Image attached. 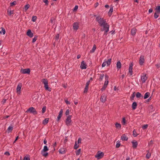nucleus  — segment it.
Masks as SVG:
<instances>
[{"label": "nucleus", "instance_id": "obj_1", "mask_svg": "<svg viewBox=\"0 0 160 160\" xmlns=\"http://www.w3.org/2000/svg\"><path fill=\"white\" fill-rule=\"evenodd\" d=\"M42 83L44 84V87L45 90L48 91H51V88L48 87V82L47 79L46 78L42 79L41 81Z\"/></svg>", "mask_w": 160, "mask_h": 160}, {"label": "nucleus", "instance_id": "obj_2", "mask_svg": "<svg viewBox=\"0 0 160 160\" xmlns=\"http://www.w3.org/2000/svg\"><path fill=\"white\" fill-rule=\"evenodd\" d=\"M96 20L98 22L100 26L102 27L103 24L106 23V20H104L103 18H101L100 16H98L96 18Z\"/></svg>", "mask_w": 160, "mask_h": 160}, {"label": "nucleus", "instance_id": "obj_3", "mask_svg": "<svg viewBox=\"0 0 160 160\" xmlns=\"http://www.w3.org/2000/svg\"><path fill=\"white\" fill-rule=\"evenodd\" d=\"M49 149L46 146H45L44 147L43 149L41 152L42 155L45 157H47L48 155V152H46Z\"/></svg>", "mask_w": 160, "mask_h": 160}, {"label": "nucleus", "instance_id": "obj_4", "mask_svg": "<svg viewBox=\"0 0 160 160\" xmlns=\"http://www.w3.org/2000/svg\"><path fill=\"white\" fill-rule=\"evenodd\" d=\"M29 112L30 113H32L34 115H36L38 113L35 108L33 107H31L29 108L26 112Z\"/></svg>", "mask_w": 160, "mask_h": 160}, {"label": "nucleus", "instance_id": "obj_5", "mask_svg": "<svg viewBox=\"0 0 160 160\" xmlns=\"http://www.w3.org/2000/svg\"><path fill=\"white\" fill-rule=\"evenodd\" d=\"M72 116L69 115L67 117V118L65 121L66 124L67 126H69L71 125V120Z\"/></svg>", "mask_w": 160, "mask_h": 160}, {"label": "nucleus", "instance_id": "obj_6", "mask_svg": "<svg viewBox=\"0 0 160 160\" xmlns=\"http://www.w3.org/2000/svg\"><path fill=\"white\" fill-rule=\"evenodd\" d=\"M30 70L29 68L22 69V68L20 70V72L22 74H30Z\"/></svg>", "mask_w": 160, "mask_h": 160}, {"label": "nucleus", "instance_id": "obj_7", "mask_svg": "<svg viewBox=\"0 0 160 160\" xmlns=\"http://www.w3.org/2000/svg\"><path fill=\"white\" fill-rule=\"evenodd\" d=\"M107 97L106 94L104 93H102L100 101L103 103L105 102L107 100Z\"/></svg>", "mask_w": 160, "mask_h": 160}, {"label": "nucleus", "instance_id": "obj_8", "mask_svg": "<svg viewBox=\"0 0 160 160\" xmlns=\"http://www.w3.org/2000/svg\"><path fill=\"white\" fill-rule=\"evenodd\" d=\"M22 87L21 83H19L17 86L16 90L17 93L18 94H20L21 93V89Z\"/></svg>", "mask_w": 160, "mask_h": 160}, {"label": "nucleus", "instance_id": "obj_9", "mask_svg": "<svg viewBox=\"0 0 160 160\" xmlns=\"http://www.w3.org/2000/svg\"><path fill=\"white\" fill-rule=\"evenodd\" d=\"M103 27V28H101V30L102 31H103L104 30H107V29H109V25L107 23H105L103 24V26H102Z\"/></svg>", "mask_w": 160, "mask_h": 160}, {"label": "nucleus", "instance_id": "obj_10", "mask_svg": "<svg viewBox=\"0 0 160 160\" xmlns=\"http://www.w3.org/2000/svg\"><path fill=\"white\" fill-rule=\"evenodd\" d=\"M147 74L145 73H143L141 78V79L142 82H144L147 79L148 77L146 76Z\"/></svg>", "mask_w": 160, "mask_h": 160}, {"label": "nucleus", "instance_id": "obj_11", "mask_svg": "<svg viewBox=\"0 0 160 160\" xmlns=\"http://www.w3.org/2000/svg\"><path fill=\"white\" fill-rule=\"evenodd\" d=\"M103 156L104 153L103 152H98L95 157L98 158V159H100L103 157Z\"/></svg>", "mask_w": 160, "mask_h": 160}, {"label": "nucleus", "instance_id": "obj_12", "mask_svg": "<svg viewBox=\"0 0 160 160\" xmlns=\"http://www.w3.org/2000/svg\"><path fill=\"white\" fill-rule=\"evenodd\" d=\"M133 64L132 63H131L129 64V68L128 69L129 72L130 73V76H131L132 74V67Z\"/></svg>", "mask_w": 160, "mask_h": 160}, {"label": "nucleus", "instance_id": "obj_13", "mask_svg": "<svg viewBox=\"0 0 160 160\" xmlns=\"http://www.w3.org/2000/svg\"><path fill=\"white\" fill-rule=\"evenodd\" d=\"M80 68L82 69H86L87 68V65L84 61H83L82 62L80 65Z\"/></svg>", "mask_w": 160, "mask_h": 160}, {"label": "nucleus", "instance_id": "obj_14", "mask_svg": "<svg viewBox=\"0 0 160 160\" xmlns=\"http://www.w3.org/2000/svg\"><path fill=\"white\" fill-rule=\"evenodd\" d=\"M33 33L31 32L30 29L28 30L27 32V35L30 38H32L33 36Z\"/></svg>", "mask_w": 160, "mask_h": 160}, {"label": "nucleus", "instance_id": "obj_15", "mask_svg": "<svg viewBox=\"0 0 160 160\" xmlns=\"http://www.w3.org/2000/svg\"><path fill=\"white\" fill-rule=\"evenodd\" d=\"M62 113H63V110L62 109H61L59 113V115L57 117V121H59L60 119L61 118V117H62Z\"/></svg>", "mask_w": 160, "mask_h": 160}, {"label": "nucleus", "instance_id": "obj_16", "mask_svg": "<svg viewBox=\"0 0 160 160\" xmlns=\"http://www.w3.org/2000/svg\"><path fill=\"white\" fill-rule=\"evenodd\" d=\"M132 148H136L138 144V142L135 140H134L132 142Z\"/></svg>", "mask_w": 160, "mask_h": 160}, {"label": "nucleus", "instance_id": "obj_17", "mask_svg": "<svg viewBox=\"0 0 160 160\" xmlns=\"http://www.w3.org/2000/svg\"><path fill=\"white\" fill-rule=\"evenodd\" d=\"M79 27L78 24L77 22H74L73 24V29L76 30H78Z\"/></svg>", "mask_w": 160, "mask_h": 160}, {"label": "nucleus", "instance_id": "obj_18", "mask_svg": "<svg viewBox=\"0 0 160 160\" xmlns=\"http://www.w3.org/2000/svg\"><path fill=\"white\" fill-rule=\"evenodd\" d=\"M128 139V138L127 136L124 134L121 137V139L122 141H127Z\"/></svg>", "mask_w": 160, "mask_h": 160}, {"label": "nucleus", "instance_id": "obj_19", "mask_svg": "<svg viewBox=\"0 0 160 160\" xmlns=\"http://www.w3.org/2000/svg\"><path fill=\"white\" fill-rule=\"evenodd\" d=\"M7 12L8 13V15L9 16L11 15L13 13V11L11 10L10 8L8 9Z\"/></svg>", "mask_w": 160, "mask_h": 160}, {"label": "nucleus", "instance_id": "obj_20", "mask_svg": "<svg viewBox=\"0 0 160 160\" xmlns=\"http://www.w3.org/2000/svg\"><path fill=\"white\" fill-rule=\"evenodd\" d=\"M121 67V63L120 61H118L117 63V69H119Z\"/></svg>", "mask_w": 160, "mask_h": 160}, {"label": "nucleus", "instance_id": "obj_21", "mask_svg": "<svg viewBox=\"0 0 160 160\" xmlns=\"http://www.w3.org/2000/svg\"><path fill=\"white\" fill-rule=\"evenodd\" d=\"M136 29L135 28H132L131 30V34L132 35H134L136 34Z\"/></svg>", "mask_w": 160, "mask_h": 160}, {"label": "nucleus", "instance_id": "obj_22", "mask_svg": "<svg viewBox=\"0 0 160 160\" xmlns=\"http://www.w3.org/2000/svg\"><path fill=\"white\" fill-rule=\"evenodd\" d=\"M145 62L144 57L142 56L141 57V66Z\"/></svg>", "mask_w": 160, "mask_h": 160}, {"label": "nucleus", "instance_id": "obj_23", "mask_svg": "<svg viewBox=\"0 0 160 160\" xmlns=\"http://www.w3.org/2000/svg\"><path fill=\"white\" fill-rule=\"evenodd\" d=\"M49 118H45L42 121V124L44 125L47 124L48 122Z\"/></svg>", "mask_w": 160, "mask_h": 160}, {"label": "nucleus", "instance_id": "obj_24", "mask_svg": "<svg viewBox=\"0 0 160 160\" xmlns=\"http://www.w3.org/2000/svg\"><path fill=\"white\" fill-rule=\"evenodd\" d=\"M137 106V104L136 102H133L132 104V109L135 110V109H136Z\"/></svg>", "mask_w": 160, "mask_h": 160}, {"label": "nucleus", "instance_id": "obj_25", "mask_svg": "<svg viewBox=\"0 0 160 160\" xmlns=\"http://www.w3.org/2000/svg\"><path fill=\"white\" fill-rule=\"evenodd\" d=\"M59 153L61 154L65 153L66 152L65 148H61L60 149H59Z\"/></svg>", "mask_w": 160, "mask_h": 160}, {"label": "nucleus", "instance_id": "obj_26", "mask_svg": "<svg viewBox=\"0 0 160 160\" xmlns=\"http://www.w3.org/2000/svg\"><path fill=\"white\" fill-rule=\"evenodd\" d=\"M100 77L99 79V80L100 81H102L103 79V77L104 76V74L103 73H101L100 74Z\"/></svg>", "mask_w": 160, "mask_h": 160}, {"label": "nucleus", "instance_id": "obj_27", "mask_svg": "<svg viewBox=\"0 0 160 160\" xmlns=\"http://www.w3.org/2000/svg\"><path fill=\"white\" fill-rule=\"evenodd\" d=\"M112 59L111 58L109 59L107 61L105 62H106V64H107V66H109L110 65Z\"/></svg>", "mask_w": 160, "mask_h": 160}, {"label": "nucleus", "instance_id": "obj_28", "mask_svg": "<svg viewBox=\"0 0 160 160\" xmlns=\"http://www.w3.org/2000/svg\"><path fill=\"white\" fill-rule=\"evenodd\" d=\"M156 11L160 13V6H158L155 8Z\"/></svg>", "mask_w": 160, "mask_h": 160}, {"label": "nucleus", "instance_id": "obj_29", "mask_svg": "<svg viewBox=\"0 0 160 160\" xmlns=\"http://www.w3.org/2000/svg\"><path fill=\"white\" fill-rule=\"evenodd\" d=\"M113 8L112 7L110 8L109 11L108 12V14L109 16H110L112 13V12H113Z\"/></svg>", "mask_w": 160, "mask_h": 160}, {"label": "nucleus", "instance_id": "obj_30", "mask_svg": "<svg viewBox=\"0 0 160 160\" xmlns=\"http://www.w3.org/2000/svg\"><path fill=\"white\" fill-rule=\"evenodd\" d=\"M96 47L95 45H94L93 47L92 48V50L90 51V52L91 53H93L94 52L95 49H96Z\"/></svg>", "mask_w": 160, "mask_h": 160}, {"label": "nucleus", "instance_id": "obj_31", "mask_svg": "<svg viewBox=\"0 0 160 160\" xmlns=\"http://www.w3.org/2000/svg\"><path fill=\"white\" fill-rule=\"evenodd\" d=\"M138 134H139L137 132L136 130L134 129L133 131V136L134 137H136Z\"/></svg>", "mask_w": 160, "mask_h": 160}, {"label": "nucleus", "instance_id": "obj_32", "mask_svg": "<svg viewBox=\"0 0 160 160\" xmlns=\"http://www.w3.org/2000/svg\"><path fill=\"white\" fill-rule=\"evenodd\" d=\"M1 28L2 29V30L0 31V33L1 34L2 32L3 34H5L6 33L5 29L3 27H2Z\"/></svg>", "mask_w": 160, "mask_h": 160}, {"label": "nucleus", "instance_id": "obj_33", "mask_svg": "<svg viewBox=\"0 0 160 160\" xmlns=\"http://www.w3.org/2000/svg\"><path fill=\"white\" fill-rule=\"evenodd\" d=\"M150 95V93L149 92H146L144 96V99H146L148 98Z\"/></svg>", "mask_w": 160, "mask_h": 160}, {"label": "nucleus", "instance_id": "obj_34", "mask_svg": "<svg viewBox=\"0 0 160 160\" xmlns=\"http://www.w3.org/2000/svg\"><path fill=\"white\" fill-rule=\"evenodd\" d=\"M159 14V13L157 12L156 11V12L154 14V18H155L156 19L158 17V16H159L158 14Z\"/></svg>", "mask_w": 160, "mask_h": 160}, {"label": "nucleus", "instance_id": "obj_35", "mask_svg": "<svg viewBox=\"0 0 160 160\" xmlns=\"http://www.w3.org/2000/svg\"><path fill=\"white\" fill-rule=\"evenodd\" d=\"M116 127L117 128H121V125L120 124L117 122L115 124Z\"/></svg>", "mask_w": 160, "mask_h": 160}, {"label": "nucleus", "instance_id": "obj_36", "mask_svg": "<svg viewBox=\"0 0 160 160\" xmlns=\"http://www.w3.org/2000/svg\"><path fill=\"white\" fill-rule=\"evenodd\" d=\"M30 159L29 155H27L24 157L23 160H30Z\"/></svg>", "mask_w": 160, "mask_h": 160}, {"label": "nucleus", "instance_id": "obj_37", "mask_svg": "<svg viewBox=\"0 0 160 160\" xmlns=\"http://www.w3.org/2000/svg\"><path fill=\"white\" fill-rule=\"evenodd\" d=\"M135 92H133L130 97V99L131 100H133L134 99V98L135 96Z\"/></svg>", "mask_w": 160, "mask_h": 160}, {"label": "nucleus", "instance_id": "obj_38", "mask_svg": "<svg viewBox=\"0 0 160 160\" xmlns=\"http://www.w3.org/2000/svg\"><path fill=\"white\" fill-rule=\"evenodd\" d=\"M88 86L86 85L85 88H84V91L83 92L84 93H87L88 92Z\"/></svg>", "mask_w": 160, "mask_h": 160}, {"label": "nucleus", "instance_id": "obj_39", "mask_svg": "<svg viewBox=\"0 0 160 160\" xmlns=\"http://www.w3.org/2000/svg\"><path fill=\"white\" fill-rule=\"evenodd\" d=\"M12 129H13L12 127L10 126L8 128L7 130L8 132H11L12 131Z\"/></svg>", "mask_w": 160, "mask_h": 160}, {"label": "nucleus", "instance_id": "obj_40", "mask_svg": "<svg viewBox=\"0 0 160 160\" xmlns=\"http://www.w3.org/2000/svg\"><path fill=\"white\" fill-rule=\"evenodd\" d=\"M37 38H38V36L37 35H36L32 39V43L36 41V40L37 39Z\"/></svg>", "mask_w": 160, "mask_h": 160}, {"label": "nucleus", "instance_id": "obj_41", "mask_svg": "<svg viewBox=\"0 0 160 160\" xmlns=\"http://www.w3.org/2000/svg\"><path fill=\"white\" fill-rule=\"evenodd\" d=\"M79 145H78L77 142H76L74 147V149H77L79 147Z\"/></svg>", "mask_w": 160, "mask_h": 160}, {"label": "nucleus", "instance_id": "obj_42", "mask_svg": "<svg viewBox=\"0 0 160 160\" xmlns=\"http://www.w3.org/2000/svg\"><path fill=\"white\" fill-rule=\"evenodd\" d=\"M37 18V17L36 16H33L32 18V21L33 22H35Z\"/></svg>", "mask_w": 160, "mask_h": 160}, {"label": "nucleus", "instance_id": "obj_43", "mask_svg": "<svg viewBox=\"0 0 160 160\" xmlns=\"http://www.w3.org/2000/svg\"><path fill=\"white\" fill-rule=\"evenodd\" d=\"M30 5L29 4H27L24 6V9L26 11L29 8Z\"/></svg>", "mask_w": 160, "mask_h": 160}, {"label": "nucleus", "instance_id": "obj_44", "mask_svg": "<svg viewBox=\"0 0 160 160\" xmlns=\"http://www.w3.org/2000/svg\"><path fill=\"white\" fill-rule=\"evenodd\" d=\"M107 87V85H104L101 88V90L102 91H103L104 90L106 89V88Z\"/></svg>", "mask_w": 160, "mask_h": 160}, {"label": "nucleus", "instance_id": "obj_45", "mask_svg": "<svg viewBox=\"0 0 160 160\" xmlns=\"http://www.w3.org/2000/svg\"><path fill=\"white\" fill-rule=\"evenodd\" d=\"M107 87V85H104L101 88V90L102 91H103L104 90L106 89V88Z\"/></svg>", "mask_w": 160, "mask_h": 160}, {"label": "nucleus", "instance_id": "obj_46", "mask_svg": "<svg viewBox=\"0 0 160 160\" xmlns=\"http://www.w3.org/2000/svg\"><path fill=\"white\" fill-rule=\"evenodd\" d=\"M107 87V85H104L101 88V90L102 91H103L104 90L106 89V88Z\"/></svg>", "mask_w": 160, "mask_h": 160}, {"label": "nucleus", "instance_id": "obj_47", "mask_svg": "<svg viewBox=\"0 0 160 160\" xmlns=\"http://www.w3.org/2000/svg\"><path fill=\"white\" fill-rule=\"evenodd\" d=\"M81 152V149H79L76 152V155H79Z\"/></svg>", "mask_w": 160, "mask_h": 160}, {"label": "nucleus", "instance_id": "obj_48", "mask_svg": "<svg viewBox=\"0 0 160 160\" xmlns=\"http://www.w3.org/2000/svg\"><path fill=\"white\" fill-rule=\"evenodd\" d=\"M16 4V2L15 1H13L10 3V6H12L14 5H15Z\"/></svg>", "mask_w": 160, "mask_h": 160}, {"label": "nucleus", "instance_id": "obj_49", "mask_svg": "<svg viewBox=\"0 0 160 160\" xmlns=\"http://www.w3.org/2000/svg\"><path fill=\"white\" fill-rule=\"evenodd\" d=\"M151 154L150 153H148L146 155V158L148 159H149L151 156Z\"/></svg>", "mask_w": 160, "mask_h": 160}, {"label": "nucleus", "instance_id": "obj_50", "mask_svg": "<svg viewBox=\"0 0 160 160\" xmlns=\"http://www.w3.org/2000/svg\"><path fill=\"white\" fill-rule=\"evenodd\" d=\"M46 110V107H45V106L43 107V108H42V113H44L45 112Z\"/></svg>", "mask_w": 160, "mask_h": 160}, {"label": "nucleus", "instance_id": "obj_51", "mask_svg": "<svg viewBox=\"0 0 160 160\" xmlns=\"http://www.w3.org/2000/svg\"><path fill=\"white\" fill-rule=\"evenodd\" d=\"M148 124L144 125L142 126V128L143 129H146L148 128Z\"/></svg>", "mask_w": 160, "mask_h": 160}, {"label": "nucleus", "instance_id": "obj_52", "mask_svg": "<svg viewBox=\"0 0 160 160\" xmlns=\"http://www.w3.org/2000/svg\"><path fill=\"white\" fill-rule=\"evenodd\" d=\"M43 2L45 3L46 5H48V0H43Z\"/></svg>", "mask_w": 160, "mask_h": 160}, {"label": "nucleus", "instance_id": "obj_53", "mask_svg": "<svg viewBox=\"0 0 160 160\" xmlns=\"http://www.w3.org/2000/svg\"><path fill=\"white\" fill-rule=\"evenodd\" d=\"M59 37V34H58L56 35L55 36V39L56 40H58Z\"/></svg>", "mask_w": 160, "mask_h": 160}, {"label": "nucleus", "instance_id": "obj_54", "mask_svg": "<svg viewBox=\"0 0 160 160\" xmlns=\"http://www.w3.org/2000/svg\"><path fill=\"white\" fill-rule=\"evenodd\" d=\"M69 109H67L65 112V114L66 116L68 115V114H69Z\"/></svg>", "mask_w": 160, "mask_h": 160}, {"label": "nucleus", "instance_id": "obj_55", "mask_svg": "<svg viewBox=\"0 0 160 160\" xmlns=\"http://www.w3.org/2000/svg\"><path fill=\"white\" fill-rule=\"evenodd\" d=\"M120 145L121 144L119 142L117 143L116 144V147L117 148H118L120 147Z\"/></svg>", "mask_w": 160, "mask_h": 160}, {"label": "nucleus", "instance_id": "obj_56", "mask_svg": "<svg viewBox=\"0 0 160 160\" xmlns=\"http://www.w3.org/2000/svg\"><path fill=\"white\" fill-rule=\"evenodd\" d=\"M65 102L67 104L70 105L71 104L70 102L68 101L67 100H65Z\"/></svg>", "mask_w": 160, "mask_h": 160}, {"label": "nucleus", "instance_id": "obj_57", "mask_svg": "<svg viewBox=\"0 0 160 160\" xmlns=\"http://www.w3.org/2000/svg\"><path fill=\"white\" fill-rule=\"evenodd\" d=\"M136 97L137 98H140V92H138L136 94Z\"/></svg>", "mask_w": 160, "mask_h": 160}, {"label": "nucleus", "instance_id": "obj_58", "mask_svg": "<svg viewBox=\"0 0 160 160\" xmlns=\"http://www.w3.org/2000/svg\"><path fill=\"white\" fill-rule=\"evenodd\" d=\"M108 80H105L104 85H108Z\"/></svg>", "mask_w": 160, "mask_h": 160}, {"label": "nucleus", "instance_id": "obj_59", "mask_svg": "<svg viewBox=\"0 0 160 160\" xmlns=\"http://www.w3.org/2000/svg\"><path fill=\"white\" fill-rule=\"evenodd\" d=\"M104 35H107V32L109 31V29H107V30H104Z\"/></svg>", "mask_w": 160, "mask_h": 160}, {"label": "nucleus", "instance_id": "obj_60", "mask_svg": "<svg viewBox=\"0 0 160 160\" xmlns=\"http://www.w3.org/2000/svg\"><path fill=\"white\" fill-rule=\"evenodd\" d=\"M7 100V99L4 98L2 100V102L3 104L4 103L6 102Z\"/></svg>", "mask_w": 160, "mask_h": 160}, {"label": "nucleus", "instance_id": "obj_61", "mask_svg": "<svg viewBox=\"0 0 160 160\" xmlns=\"http://www.w3.org/2000/svg\"><path fill=\"white\" fill-rule=\"evenodd\" d=\"M105 80H108V79L109 78L108 76V75H107L106 74L105 75Z\"/></svg>", "mask_w": 160, "mask_h": 160}, {"label": "nucleus", "instance_id": "obj_62", "mask_svg": "<svg viewBox=\"0 0 160 160\" xmlns=\"http://www.w3.org/2000/svg\"><path fill=\"white\" fill-rule=\"evenodd\" d=\"M81 140H82V139H81V138H78V144L81 143Z\"/></svg>", "mask_w": 160, "mask_h": 160}, {"label": "nucleus", "instance_id": "obj_63", "mask_svg": "<svg viewBox=\"0 0 160 160\" xmlns=\"http://www.w3.org/2000/svg\"><path fill=\"white\" fill-rule=\"evenodd\" d=\"M122 122L124 124H125L126 123V119L125 118H122Z\"/></svg>", "mask_w": 160, "mask_h": 160}, {"label": "nucleus", "instance_id": "obj_64", "mask_svg": "<svg viewBox=\"0 0 160 160\" xmlns=\"http://www.w3.org/2000/svg\"><path fill=\"white\" fill-rule=\"evenodd\" d=\"M78 6L77 5H76L75 6L74 9H73V11H76L78 9Z\"/></svg>", "mask_w": 160, "mask_h": 160}]
</instances>
